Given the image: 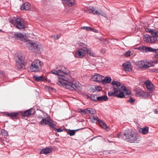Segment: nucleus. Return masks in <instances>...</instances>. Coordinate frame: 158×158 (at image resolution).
<instances>
[{"instance_id": "1", "label": "nucleus", "mask_w": 158, "mask_h": 158, "mask_svg": "<svg viewBox=\"0 0 158 158\" xmlns=\"http://www.w3.org/2000/svg\"><path fill=\"white\" fill-rule=\"evenodd\" d=\"M123 139L131 143H137L140 140V135L137 132L131 130L126 131L123 134Z\"/></svg>"}, {"instance_id": "2", "label": "nucleus", "mask_w": 158, "mask_h": 158, "mask_svg": "<svg viewBox=\"0 0 158 158\" xmlns=\"http://www.w3.org/2000/svg\"><path fill=\"white\" fill-rule=\"evenodd\" d=\"M114 92L110 91L108 93V95L110 96H113L118 98H122L124 97L125 95H130L131 93L124 86H122L120 88H116L113 87Z\"/></svg>"}, {"instance_id": "3", "label": "nucleus", "mask_w": 158, "mask_h": 158, "mask_svg": "<svg viewBox=\"0 0 158 158\" xmlns=\"http://www.w3.org/2000/svg\"><path fill=\"white\" fill-rule=\"evenodd\" d=\"M52 73L58 76L61 77L59 79H64L67 78L66 76L69 74V71L64 67L59 65L56 66L55 69L51 70Z\"/></svg>"}, {"instance_id": "4", "label": "nucleus", "mask_w": 158, "mask_h": 158, "mask_svg": "<svg viewBox=\"0 0 158 158\" xmlns=\"http://www.w3.org/2000/svg\"><path fill=\"white\" fill-rule=\"evenodd\" d=\"M59 82L65 88L73 90L79 86V83L73 80H60Z\"/></svg>"}, {"instance_id": "5", "label": "nucleus", "mask_w": 158, "mask_h": 158, "mask_svg": "<svg viewBox=\"0 0 158 158\" xmlns=\"http://www.w3.org/2000/svg\"><path fill=\"white\" fill-rule=\"evenodd\" d=\"M27 46L30 50L33 52L40 53L43 51L42 45L36 42H30L27 44Z\"/></svg>"}, {"instance_id": "6", "label": "nucleus", "mask_w": 158, "mask_h": 158, "mask_svg": "<svg viewBox=\"0 0 158 158\" xmlns=\"http://www.w3.org/2000/svg\"><path fill=\"white\" fill-rule=\"evenodd\" d=\"M15 60L16 66L18 69L21 70L25 69L24 58L21 52H19L16 54Z\"/></svg>"}, {"instance_id": "7", "label": "nucleus", "mask_w": 158, "mask_h": 158, "mask_svg": "<svg viewBox=\"0 0 158 158\" xmlns=\"http://www.w3.org/2000/svg\"><path fill=\"white\" fill-rule=\"evenodd\" d=\"M10 22L19 29H24L25 28L24 21L21 18H15L11 20Z\"/></svg>"}, {"instance_id": "8", "label": "nucleus", "mask_w": 158, "mask_h": 158, "mask_svg": "<svg viewBox=\"0 0 158 158\" xmlns=\"http://www.w3.org/2000/svg\"><path fill=\"white\" fill-rule=\"evenodd\" d=\"M42 64V63L39 60H34L30 67L31 71L35 72L39 71L41 68Z\"/></svg>"}, {"instance_id": "9", "label": "nucleus", "mask_w": 158, "mask_h": 158, "mask_svg": "<svg viewBox=\"0 0 158 158\" xmlns=\"http://www.w3.org/2000/svg\"><path fill=\"white\" fill-rule=\"evenodd\" d=\"M158 38V31L153 32L151 35L146 34L145 35L144 40L147 42L153 43L157 40Z\"/></svg>"}, {"instance_id": "10", "label": "nucleus", "mask_w": 158, "mask_h": 158, "mask_svg": "<svg viewBox=\"0 0 158 158\" xmlns=\"http://www.w3.org/2000/svg\"><path fill=\"white\" fill-rule=\"evenodd\" d=\"M137 66L140 68H148L151 66V64L147 61H139L136 63Z\"/></svg>"}, {"instance_id": "11", "label": "nucleus", "mask_w": 158, "mask_h": 158, "mask_svg": "<svg viewBox=\"0 0 158 158\" xmlns=\"http://www.w3.org/2000/svg\"><path fill=\"white\" fill-rule=\"evenodd\" d=\"M86 54V49L84 48L79 49L75 53V56L78 58H82L84 57Z\"/></svg>"}, {"instance_id": "12", "label": "nucleus", "mask_w": 158, "mask_h": 158, "mask_svg": "<svg viewBox=\"0 0 158 158\" xmlns=\"http://www.w3.org/2000/svg\"><path fill=\"white\" fill-rule=\"evenodd\" d=\"M124 70L126 71H131L132 69L131 64L129 62H127L123 64Z\"/></svg>"}, {"instance_id": "13", "label": "nucleus", "mask_w": 158, "mask_h": 158, "mask_svg": "<svg viewBox=\"0 0 158 158\" xmlns=\"http://www.w3.org/2000/svg\"><path fill=\"white\" fill-rule=\"evenodd\" d=\"M14 37L18 40H20L22 41L25 40L27 36L26 34H22L21 33H19L17 34H16L14 35Z\"/></svg>"}, {"instance_id": "14", "label": "nucleus", "mask_w": 158, "mask_h": 158, "mask_svg": "<svg viewBox=\"0 0 158 158\" xmlns=\"http://www.w3.org/2000/svg\"><path fill=\"white\" fill-rule=\"evenodd\" d=\"M136 95L137 96L141 97L144 98H146L149 96V94L143 91H138L136 93Z\"/></svg>"}, {"instance_id": "15", "label": "nucleus", "mask_w": 158, "mask_h": 158, "mask_svg": "<svg viewBox=\"0 0 158 158\" xmlns=\"http://www.w3.org/2000/svg\"><path fill=\"white\" fill-rule=\"evenodd\" d=\"M139 132L143 135H146L148 134L149 131V128L145 127L143 128H140L139 129Z\"/></svg>"}, {"instance_id": "16", "label": "nucleus", "mask_w": 158, "mask_h": 158, "mask_svg": "<svg viewBox=\"0 0 158 158\" xmlns=\"http://www.w3.org/2000/svg\"><path fill=\"white\" fill-rule=\"evenodd\" d=\"M52 152V150L51 148L49 147H46L45 148L42 149L40 151L41 154H46L50 153Z\"/></svg>"}, {"instance_id": "17", "label": "nucleus", "mask_w": 158, "mask_h": 158, "mask_svg": "<svg viewBox=\"0 0 158 158\" xmlns=\"http://www.w3.org/2000/svg\"><path fill=\"white\" fill-rule=\"evenodd\" d=\"M147 89L148 90H152L153 88V85L152 83L147 80L145 82Z\"/></svg>"}, {"instance_id": "18", "label": "nucleus", "mask_w": 158, "mask_h": 158, "mask_svg": "<svg viewBox=\"0 0 158 158\" xmlns=\"http://www.w3.org/2000/svg\"><path fill=\"white\" fill-rule=\"evenodd\" d=\"M31 8V5L28 2H26L21 7V9L25 10H28Z\"/></svg>"}, {"instance_id": "19", "label": "nucleus", "mask_w": 158, "mask_h": 158, "mask_svg": "<svg viewBox=\"0 0 158 158\" xmlns=\"http://www.w3.org/2000/svg\"><path fill=\"white\" fill-rule=\"evenodd\" d=\"M94 15H97L99 16H102L104 17H105L106 15V14L101 10H96Z\"/></svg>"}, {"instance_id": "20", "label": "nucleus", "mask_w": 158, "mask_h": 158, "mask_svg": "<svg viewBox=\"0 0 158 158\" xmlns=\"http://www.w3.org/2000/svg\"><path fill=\"white\" fill-rule=\"evenodd\" d=\"M103 78V76L97 73L92 75V79H102Z\"/></svg>"}, {"instance_id": "21", "label": "nucleus", "mask_w": 158, "mask_h": 158, "mask_svg": "<svg viewBox=\"0 0 158 158\" xmlns=\"http://www.w3.org/2000/svg\"><path fill=\"white\" fill-rule=\"evenodd\" d=\"M65 3L69 6L73 5L75 3L74 0H64Z\"/></svg>"}, {"instance_id": "22", "label": "nucleus", "mask_w": 158, "mask_h": 158, "mask_svg": "<svg viewBox=\"0 0 158 158\" xmlns=\"http://www.w3.org/2000/svg\"><path fill=\"white\" fill-rule=\"evenodd\" d=\"M87 53L90 56L93 57H96V55L92 51L87 48L86 49V53Z\"/></svg>"}, {"instance_id": "23", "label": "nucleus", "mask_w": 158, "mask_h": 158, "mask_svg": "<svg viewBox=\"0 0 158 158\" xmlns=\"http://www.w3.org/2000/svg\"><path fill=\"white\" fill-rule=\"evenodd\" d=\"M111 80H101V81H98V80H95L94 81L101 82L103 84H105L106 83H109L111 81Z\"/></svg>"}, {"instance_id": "24", "label": "nucleus", "mask_w": 158, "mask_h": 158, "mask_svg": "<svg viewBox=\"0 0 158 158\" xmlns=\"http://www.w3.org/2000/svg\"><path fill=\"white\" fill-rule=\"evenodd\" d=\"M99 124L101 127L104 129H106L108 128V126H107L106 123L102 121L99 122Z\"/></svg>"}, {"instance_id": "25", "label": "nucleus", "mask_w": 158, "mask_h": 158, "mask_svg": "<svg viewBox=\"0 0 158 158\" xmlns=\"http://www.w3.org/2000/svg\"><path fill=\"white\" fill-rule=\"evenodd\" d=\"M111 83L114 87H115V86L118 87L121 85V84L119 81L114 80L112 81Z\"/></svg>"}, {"instance_id": "26", "label": "nucleus", "mask_w": 158, "mask_h": 158, "mask_svg": "<svg viewBox=\"0 0 158 158\" xmlns=\"http://www.w3.org/2000/svg\"><path fill=\"white\" fill-rule=\"evenodd\" d=\"M108 98L107 96L106 95L100 96V97H98V101H102L104 100L105 101H106L107 100Z\"/></svg>"}, {"instance_id": "27", "label": "nucleus", "mask_w": 158, "mask_h": 158, "mask_svg": "<svg viewBox=\"0 0 158 158\" xmlns=\"http://www.w3.org/2000/svg\"><path fill=\"white\" fill-rule=\"evenodd\" d=\"M157 50L158 49H154L151 47H146L145 52H156V50Z\"/></svg>"}, {"instance_id": "28", "label": "nucleus", "mask_w": 158, "mask_h": 158, "mask_svg": "<svg viewBox=\"0 0 158 158\" xmlns=\"http://www.w3.org/2000/svg\"><path fill=\"white\" fill-rule=\"evenodd\" d=\"M49 119L46 120L45 119L43 118L41 121L40 123L42 125H44L46 124H48Z\"/></svg>"}, {"instance_id": "29", "label": "nucleus", "mask_w": 158, "mask_h": 158, "mask_svg": "<svg viewBox=\"0 0 158 158\" xmlns=\"http://www.w3.org/2000/svg\"><path fill=\"white\" fill-rule=\"evenodd\" d=\"M33 78L34 79H46V78L44 76L41 75L40 76H39L37 75L34 76H33Z\"/></svg>"}, {"instance_id": "30", "label": "nucleus", "mask_w": 158, "mask_h": 158, "mask_svg": "<svg viewBox=\"0 0 158 158\" xmlns=\"http://www.w3.org/2000/svg\"><path fill=\"white\" fill-rule=\"evenodd\" d=\"M91 99L93 101H97L98 100V96L97 95L93 94L91 95Z\"/></svg>"}, {"instance_id": "31", "label": "nucleus", "mask_w": 158, "mask_h": 158, "mask_svg": "<svg viewBox=\"0 0 158 158\" xmlns=\"http://www.w3.org/2000/svg\"><path fill=\"white\" fill-rule=\"evenodd\" d=\"M18 113L17 112L10 113L8 114L9 117H16L18 114Z\"/></svg>"}, {"instance_id": "32", "label": "nucleus", "mask_w": 158, "mask_h": 158, "mask_svg": "<svg viewBox=\"0 0 158 158\" xmlns=\"http://www.w3.org/2000/svg\"><path fill=\"white\" fill-rule=\"evenodd\" d=\"M48 125L51 127L54 128L55 127V125L52 123V121L50 119H49Z\"/></svg>"}, {"instance_id": "33", "label": "nucleus", "mask_w": 158, "mask_h": 158, "mask_svg": "<svg viewBox=\"0 0 158 158\" xmlns=\"http://www.w3.org/2000/svg\"><path fill=\"white\" fill-rule=\"evenodd\" d=\"M88 9L89 11V13H90L92 12L93 14H94V12H95V10H96L95 8L92 6H89V7Z\"/></svg>"}, {"instance_id": "34", "label": "nucleus", "mask_w": 158, "mask_h": 158, "mask_svg": "<svg viewBox=\"0 0 158 158\" xmlns=\"http://www.w3.org/2000/svg\"><path fill=\"white\" fill-rule=\"evenodd\" d=\"M146 47L143 46L139 47L137 48V49L142 52H145Z\"/></svg>"}, {"instance_id": "35", "label": "nucleus", "mask_w": 158, "mask_h": 158, "mask_svg": "<svg viewBox=\"0 0 158 158\" xmlns=\"http://www.w3.org/2000/svg\"><path fill=\"white\" fill-rule=\"evenodd\" d=\"M0 78H6V75L3 73L2 71L0 70Z\"/></svg>"}, {"instance_id": "36", "label": "nucleus", "mask_w": 158, "mask_h": 158, "mask_svg": "<svg viewBox=\"0 0 158 158\" xmlns=\"http://www.w3.org/2000/svg\"><path fill=\"white\" fill-rule=\"evenodd\" d=\"M88 109V113H90L91 114H94L95 113L96 111L94 109L90 108H89Z\"/></svg>"}, {"instance_id": "37", "label": "nucleus", "mask_w": 158, "mask_h": 158, "mask_svg": "<svg viewBox=\"0 0 158 158\" xmlns=\"http://www.w3.org/2000/svg\"><path fill=\"white\" fill-rule=\"evenodd\" d=\"M27 112L28 113L29 115L33 114L35 113V110L33 109H30L27 110Z\"/></svg>"}, {"instance_id": "38", "label": "nucleus", "mask_w": 158, "mask_h": 158, "mask_svg": "<svg viewBox=\"0 0 158 158\" xmlns=\"http://www.w3.org/2000/svg\"><path fill=\"white\" fill-rule=\"evenodd\" d=\"M1 134L4 136H6L8 135L7 132L4 129L1 131Z\"/></svg>"}, {"instance_id": "39", "label": "nucleus", "mask_w": 158, "mask_h": 158, "mask_svg": "<svg viewBox=\"0 0 158 158\" xmlns=\"http://www.w3.org/2000/svg\"><path fill=\"white\" fill-rule=\"evenodd\" d=\"M67 133L70 136H72L73 135L75 134V132L74 131L71 130L68 132Z\"/></svg>"}, {"instance_id": "40", "label": "nucleus", "mask_w": 158, "mask_h": 158, "mask_svg": "<svg viewBox=\"0 0 158 158\" xmlns=\"http://www.w3.org/2000/svg\"><path fill=\"white\" fill-rule=\"evenodd\" d=\"M131 52V51H128L125 52L124 53V55L126 57L130 56Z\"/></svg>"}, {"instance_id": "41", "label": "nucleus", "mask_w": 158, "mask_h": 158, "mask_svg": "<svg viewBox=\"0 0 158 158\" xmlns=\"http://www.w3.org/2000/svg\"><path fill=\"white\" fill-rule=\"evenodd\" d=\"M89 109H85L83 110V112L82 114L84 115L86 114H88Z\"/></svg>"}, {"instance_id": "42", "label": "nucleus", "mask_w": 158, "mask_h": 158, "mask_svg": "<svg viewBox=\"0 0 158 158\" xmlns=\"http://www.w3.org/2000/svg\"><path fill=\"white\" fill-rule=\"evenodd\" d=\"M79 45L80 46L82 47H83V48H85V49H86L87 48L86 47V45L84 44L81 43H79Z\"/></svg>"}, {"instance_id": "43", "label": "nucleus", "mask_w": 158, "mask_h": 158, "mask_svg": "<svg viewBox=\"0 0 158 158\" xmlns=\"http://www.w3.org/2000/svg\"><path fill=\"white\" fill-rule=\"evenodd\" d=\"M147 31L151 33V34H152V33L153 32H156L157 31H155V30H153V29H147Z\"/></svg>"}, {"instance_id": "44", "label": "nucleus", "mask_w": 158, "mask_h": 158, "mask_svg": "<svg viewBox=\"0 0 158 158\" xmlns=\"http://www.w3.org/2000/svg\"><path fill=\"white\" fill-rule=\"evenodd\" d=\"M23 115L24 116H29V114L27 112V110L24 111V112L23 113Z\"/></svg>"}, {"instance_id": "45", "label": "nucleus", "mask_w": 158, "mask_h": 158, "mask_svg": "<svg viewBox=\"0 0 158 158\" xmlns=\"http://www.w3.org/2000/svg\"><path fill=\"white\" fill-rule=\"evenodd\" d=\"M135 101V100L132 97H131L129 100H128V102H133Z\"/></svg>"}, {"instance_id": "46", "label": "nucleus", "mask_w": 158, "mask_h": 158, "mask_svg": "<svg viewBox=\"0 0 158 158\" xmlns=\"http://www.w3.org/2000/svg\"><path fill=\"white\" fill-rule=\"evenodd\" d=\"M93 118L94 119L96 120V121H98L99 122L100 121H101L99 120L98 118L97 117H95L93 116Z\"/></svg>"}, {"instance_id": "47", "label": "nucleus", "mask_w": 158, "mask_h": 158, "mask_svg": "<svg viewBox=\"0 0 158 158\" xmlns=\"http://www.w3.org/2000/svg\"><path fill=\"white\" fill-rule=\"evenodd\" d=\"M91 30H92V28L89 27H86V30L87 31H91Z\"/></svg>"}, {"instance_id": "48", "label": "nucleus", "mask_w": 158, "mask_h": 158, "mask_svg": "<svg viewBox=\"0 0 158 158\" xmlns=\"http://www.w3.org/2000/svg\"><path fill=\"white\" fill-rule=\"evenodd\" d=\"M56 130L57 131V132H60L63 131V130H61L60 129H56Z\"/></svg>"}, {"instance_id": "49", "label": "nucleus", "mask_w": 158, "mask_h": 158, "mask_svg": "<svg viewBox=\"0 0 158 158\" xmlns=\"http://www.w3.org/2000/svg\"><path fill=\"white\" fill-rule=\"evenodd\" d=\"M122 136H123V135H122L120 134H118V135H117V137L118 138H120L121 137H122Z\"/></svg>"}, {"instance_id": "50", "label": "nucleus", "mask_w": 158, "mask_h": 158, "mask_svg": "<svg viewBox=\"0 0 158 158\" xmlns=\"http://www.w3.org/2000/svg\"><path fill=\"white\" fill-rule=\"evenodd\" d=\"M112 77L110 76H107L104 78V79H111Z\"/></svg>"}, {"instance_id": "51", "label": "nucleus", "mask_w": 158, "mask_h": 158, "mask_svg": "<svg viewBox=\"0 0 158 158\" xmlns=\"http://www.w3.org/2000/svg\"><path fill=\"white\" fill-rule=\"evenodd\" d=\"M91 31H92L93 32H98V31H97L96 30L94 29H93L92 28V30H91Z\"/></svg>"}, {"instance_id": "52", "label": "nucleus", "mask_w": 158, "mask_h": 158, "mask_svg": "<svg viewBox=\"0 0 158 158\" xmlns=\"http://www.w3.org/2000/svg\"><path fill=\"white\" fill-rule=\"evenodd\" d=\"M106 50L105 49H102L101 50V52L104 53L105 52Z\"/></svg>"}, {"instance_id": "53", "label": "nucleus", "mask_w": 158, "mask_h": 158, "mask_svg": "<svg viewBox=\"0 0 158 158\" xmlns=\"http://www.w3.org/2000/svg\"><path fill=\"white\" fill-rule=\"evenodd\" d=\"M86 27H81V29H85L86 30Z\"/></svg>"}, {"instance_id": "54", "label": "nucleus", "mask_w": 158, "mask_h": 158, "mask_svg": "<svg viewBox=\"0 0 158 158\" xmlns=\"http://www.w3.org/2000/svg\"><path fill=\"white\" fill-rule=\"evenodd\" d=\"M79 112L80 113H81L82 114L83 112V110L82 109H80L79 111Z\"/></svg>"}, {"instance_id": "55", "label": "nucleus", "mask_w": 158, "mask_h": 158, "mask_svg": "<svg viewBox=\"0 0 158 158\" xmlns=\"http://www.w3.org/2000/svg\"><path fill=\"white\" fill-rule=\"evenodd\" d=\"M36 81L39 82H41L43 80H35Z\"/></svg>"}, {"instance_id": "56", "label": "nucleus", "mask_w": 158, "mask_h": 158, "mask_svg": "<svg viewBox=\"0 0 158 158\" xmlns=\"http://www.w3.org/2000/svg\"><path fill=\"white\" fill-rule=\"evenodd\" d=\"M155 113L156 114H158V110H157V109H156L155 110Z\"/></svg>"}, {"instance_id": "57", "label": "nucleus", "mask_w": 158, "mask_h": 158, "mask_svg": "<svg viewBox=\"0 0 158 158\" xmlns=\"http://www.w3.org/2000/svg\"><path fill=\"white\" fill-rule=\"evenodd\" d=\"M59 37L57 35L56 36V39H58L59 38Z\"/></svg>"}, {"instance_id": "58", "label": "nucleus", "mask_w": 158, "mask_h": 158, "mask_svg": "<svg viewBox=\"0 0 158 158\" xmlns=\"http://www.w3.org/2000/svg\"><path fill=\"white\" fill-rule=\"evenodd\" d=\"M0 32H2L1 30L0 29Z\"/></svg>"}, {"instance_id": "59", "label": "nucleus", "mask_w": 158, "mask_h": 158, "mask_svg": "<svg viewBox=\"0 0 158 158\" xmlns=\"http://www.w3.org/2000/svg\"><path fill=\"white\" fill-rule=\"evenodd\" d=\"M19 0L20 1H22L23 0Z\"/></svg>"}, {"instance_id": "60", "label": "nucleus", "mask_w": 158, "mask_h": 158, "mask_svg": "<svg viewBox=\"0 0 158 158\" xmlns=\"http://www.w3.org/2000/svg\"><path fill=\"white\" fill-rule=\"evenodd\" d=\"M157 56H158V54H157Z\"/></svg>"}]
</instances>
